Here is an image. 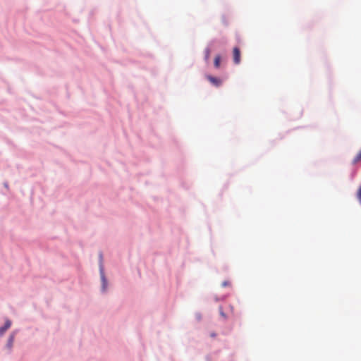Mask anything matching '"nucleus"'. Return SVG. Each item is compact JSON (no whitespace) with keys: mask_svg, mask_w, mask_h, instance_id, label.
<instances>
[{"mask_svg":"<svg viewBox=\"0 0 361 361\" xmlns=\"http://www.w3.org/2000/svg\"><path fill=\"white\" fill-rule=\"evenodd\" d=\"M207 78L212 85H214L216 87L220 86L222 83L221 79L216 77H213L212 75H207Z\"/></svg>","mask_w":361,"mask_h":361,"instance_id":"f03ea898","label":"nucleus"},{"mask_svg":"<svg viewBox=\"0 0 361 361\" xmlns=\"http://www.w3.org/2000/svg\"><path fill=\"white\" fill-rule=\"evenodd\" d=\"M220 314L224 318H226L225 314L222 311L220 312Z\"/></svg>","mask_w":361,"mask_h":361,"instance_id":"1a4fd4ad","label":"nucleus"},{"mask_svg":"<svg viewBox=\"0 0 361 361\" xmlns=\"http://www.w3.org/2000/svg\"><path fill=\"white\" fill-rule=\"evenodd\" d=\"M361 161V149L358 152L356 156L353 159V164H357V163Z\"/></svg>","mask_w":361,"mask_h":361,"instance_id":"20e7f679","label":"nucleus"},{"mask_svg":"<svg viewBox=\"0 0 361 361\" xmlns=\"http://www.w3.org/2000/svg\"><path fill=\"white\" fill-rule=\"evenodd\" d=\"M215 336H216V334H211V336H212V337H214Z\"/></svg>","mask_w":361,"mask_h":361,"instance_id":"9b49d317","label":"nucleus"},{"mask_svg":"<svg viewBox=\"0 0 361 361\" xmlns=\"http://www.w3.org/2000/svg\"><path fill=\"white\" fill-rule=\"evenodd\" d=\"M220 63H221V56L216 55L214 58V67L216 68H219L220 67Z\"/></svg>","mask_w":361,"mask_h":361,"instance_id":"423d86ee","label":"nucleus"},{"mask_svg":"<svg viewBox=\"0 0 361 361\" xmlns=\"http://www.w3.org/2000/svg\"><path fill=\"white\" fill-rule=\"evenodd\" d=\"M102 282H103L102 288L104 290H105L106 288V281L104 274L102 272Z\"/></svg>","mask_w":361,"mask_h":361,"instance_id":"6e6552de","label":"nucleus"},{"mask_svg":"<svg viewBox=\"0 0 361 361\" xmlns=\"http://www.w3.org/2000/svg\"><path fill=\"white\" fill-rule=\"evenodd\" d=\"M11 326V322L7 319L4 326L0 327V336H2Z\"/></svg>","mask_w":361,"mask_h":361,"instance_id":"7ed1b4c3","label":"nucleus"},{"mask_svg":"<svg viewBox=\"0 0 361 361\" xmlns=\"http://www.w3.org/2000/svg\"><path fill=\"white\" fill-rule=\"evenodd\" d=\"M223 286H228V283L227 282H224L223 284H222Z\"/></svg>","mask_w":361,"mask_h":361,"instance_id":"9d476101","label":"nucleus"},{"mask_svg":"<svg viewBox=\"0 0 361 361\" xmlns=\"http://www.w3.org/2000/svg\"><path fill=\"white\" fill-rule=\"evenodd\" d=\"M233 62L235 64H239L240 62V51L239 48L234 47L233 50Z\"/></svg>","mask_w":361,"mask_h":361,"instance_id":"f257e3e1","label":"nucleus"},{"mask_svg":"<svg viewBox=\"0 0 361 361\" xmlns=\"http://www.w3.org/2000/svg\"><path fill=\"white\" fill-rule=\"evenodd\" d=\"M211 49L209 48H206L204 50V59L206 61H208L210 57Z\"/></svg>","mask_w":361,"mask_h":361,"instance_id":"0eeeda50","label":"nucleus"},{"mask_svg":"<svg viewBox=\"0 0 361 361\" xmlns=\"http://www.w3.org/2000/svg\"><path fill=\"white\" fill-rule=\"evenodd\" d=\"M14 342V336L11 335L8 339L6 346L8 349H11Z\"/></svg>","mask_w":361,"mask_h":361,"instance_id":"39448f33","label":"nucleus"}]
</instances>
